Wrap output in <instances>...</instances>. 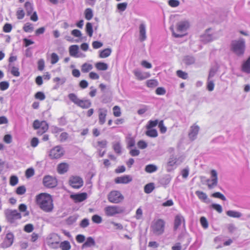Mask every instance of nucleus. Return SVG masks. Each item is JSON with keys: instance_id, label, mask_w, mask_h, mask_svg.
Listing matches in <instances>:
<instances>
[{"instance_id": "nucleus-1", "label": "nucleus", "mask_w": 250, "mask_h": 250, "mask_svg": "<svg viewBox=\"0 0 250 250\" xmlns=\"http://www.w3.org/2000/svg\"><path fill=\"white\" fill-rule=\"evenodd\" d=\"M35 203L45 212H51L54 208L53 198L49 193L42 192L35 196Z\"/></svg>"}, {"instance_id": "nucleus-2", "label": "nucleus", "mask_w": 250, "mask_h": 250, "mask_svg": "<svg viewBox=\"0 0 250 250\" xmlns=\"http://www.w3.org/2000/svg\"><path fill=\"white\" fill-rule=\"evenodd\" d=\"M231 50L237 55H242L245 50V42L243 39L234 40L231 42Z\"/></svg>"}, {"instance_id": "nucleus-3", "label": "nucleus", "mask_w": 250, "mask_h": 250, "mask_svg": "<svg viewBox=\"0 0 250 250\" xmlns=\"http://www.w3.org/2000/svg\"><path fill=\"white\" fill-rule=\"evenodd\" d=\"M165 221L162 219L154 220L150 227L153 233L156 235L163 234L165 231Z\"/></svg>"}, {"instance_id": "nucleus-4", "label": "nucleus", "mask_w": 250, "mask_h": 250, "mask_svg": "<svg viewBox=\"0 0 250 250\" xmlns=\"http://www.w3.org/2000/svg\"><path fill=\"white\" fill-rule=\"evenodd\" d=\"M108 201L111 203L119 204L122 202L124 199V196L119 190H112L109 192L107 196Z\"/></svg>"}, {"instance_id": "nucleus-5", "label": "nucleus", "mask_w": 250, "mask_h": 250, "mask_svg": "<svg viewBox=\"0 0 250 250\" xmlns=\"http://www.w3.org/2000/svg\"><path fill=\"white\" fill-rule=\"evenodd\" d=\"M33 127L34 129L38 130L37 133L40 136L48 130L49 125L45 121H40L38 120H36L33 122Z\"/></svg>"}, {"instance_id": "nucleus-6", "label": "nucleus", "mask_w": 250, "mask_h": 250, "mask_svg": "<svg viewBox=\"0 0 250 250\" xmlns=\"http://www.w3.org/2000/svg\"><path fill=\"white\" fill-rule=\"evenodd\" d=\"M65 151L60 146L53 147L49 152V157L51 159H59L64 154Z\"/></svg>"}, {"instance_id": "nucleus-7", "label": "nucleus", "mask_w": 250, "mask_h": 250, "mask_svg": "<svg viewBox=\"0 0 250 250\" xmlns=\"http://www.w3.org/2000/svg\"><path fill=\"white\" fill-rule=\"evenodd\" d=\"M210 179H208L206 181V185L208 189H211L215 188L218 184V176L216 170H210Z\"/></svg>"}, {"instance_id": "nucleus-8", "label": "nucleus", "mask_w": 250, "mask_h": 250, "mask_svg": "<svg viewBox=\"0 0 250 250\" xmlns=\"http://www.w3.org/2000/svg\"><path fill=\"white\" fill-rule=\"evenodd\" d=\"M42 184L45 187L52 188L57 186L58 180L55 177L49 175H45L43 178Z\"/></svg>"}, {"instance_id": "nucleus-9", "label": "nucleus", "mask_w": 250, "mask_h": 250, "mask_svg": "<svg viewBox=\"0 0 250 250\" xmlns=\"http://www.w3.org/2000/svg\"><path fill=\"white\" fill-rule=\"evenodd\" d=\"M104 210L107 216H113L124 211L122 208L117 206H108L104 208Z\"/></svg>"}, {"instance_id": "nucleus-10", "label": "nucleus", "mask_w": 250, "mask_h": 250, "mask_svg": "<svg viewBox=\"0 0 250 250\" xmlns=\"http://www.w3.org/2000/svg\"><path fill=\"white\" fill-rule=\"evenodd\" d=\"M5 214L7 221L11 223L21 218V214L17 210H7Z\"/></svg>"}, {"instance_id": "nucleus-11", "label": "nucleus", "mask_w": 250, "mask_h": 250, "mask_svg": "<svg viewBox=\"0 0 250 250\" xmlns=\"http://www.w3.org/2000/svg\"><path fill=\"white\" fill-rule=\"evenodd\" d=\"M14 236L12 233L9 232L6 234L5 238L1 244V248L6 249L12 245L14 242Z\"/></svg>"}, {"instance_id": "nucleus-12", "label": "nucleus", "mask_w": 250, "mask_h": 250, "mask_svg": "<svg viewBox=\"0 0 250 250\" xmlns=\"http://www.w3.org/2000/svg\"><path fill=\"white\" fill-rule=\"evenodd\" d=\"M70 185L74 188H79L83 185V180L79 177H72L69 180Z\"/></svg>"}, {"instance_id": "nucleus-13", "label": "nucleus", "mask_w": 250, "mask_h": 250, "mask_svg": "<svg viewBox=\"0 0 250 250\" xmlns=\"http://www.w3.org/2000/svg\"><path fill=\"white\" fill-rule=\"evenodd\" d=\"M132 177L130 175H126L120 177H118L115 179V182L116 184H128L132 181Z\"/></svg>"}, {"instance_id": "nucleus-14", "label": "nucleus", "mask_w": 250, "mask_h": 250, "mask_svg": "<svg viewBox=\"0 0 250 250\" xmlns=\"http://www.w3.org/2000/svg\"><path fill=\"white\" fill-rule=\"evenodd\" d=\"M87 195L85 192L72 194L70 195L71 198L76 203L83 202L87 198Z\"/></svg>"}, {"instance_id": "nucleus-15", "label": "nucleus", "mask_w": 250, "mask_h": 250, "mask_svg": "<svg viewBox=\"0 0 250 250\" xmlns=\"http://www.w3.org/2000/svg\"><path fill=\"white\" fill-rule=\"evenodd\" d=\"M69 167L68 163L62 162L59 164L57 167V171L60 174H63L67 172Z\"/></svg>"}, {"instance_id": "nucleus-16", "label": "nucleus", "mask_w": 250, "mask_h": 250, "mask_svg": "<svg viewBox=\"0 0 250 250\" xmlns=\"http://www.w3.org/2000/svg\"><path fill=\"white\" fill-rule=\"evenodd\" d=\"M182 223L185 225V221L184 217L181 214L176 215L175 217L174 221V229H177Z\"/></svg>"}, {"instance_id": "nucleus-17", "label": "nucleus", "mask_w": 250, "mask_h": 250, "mask_svg": "<svg viewBox=\"0 0 250 250\" xmlns=\"http://www.w3.org/2000/svg\"><path fill=\"white\" fill-rule=\"evenodd\" d=\"M199 131V127L195 125H193L190 127V131L188 134L189 138L193 140L195 139Z\"/></svg>"}, {"instance_id": "nucleus-18", "label": "nucleus", "mask_w": 250, "mask_h": 250, "mask_svg": "<svg viewBox=\"0 0 250 250\" xmlns=\"http://www.w3.org/2000/svg\"><path fill=\"white\" fill-rule=\"evenodd\" d=\"M188 27L189 23L188 21H181L177 24V30L178 32H182L186 31Z\"/></svg>"}, {"instance_id": "nucleus-19", "label": "nucleus", "mask_w": 250, "mask_h": 250, "mask_svg": "<svg viewBox=\"0 0 250 250\" xmlns=\"http://www.w3.org/2000/svg\"><path fill=\"white\" fill-rule=\"evenodd\" d=\"M107 115V110L100 109L99 112V123L102 125H104L106 121V116Z\"/></svg>"}, {"instance_id": "nucleus-20", "label": "nucleus", "mask_w": 250, "mask_h": 250, "mask_svg": "<svg viewBox=\"0 0 250 250\" xmlns=\"http://www.w3.org/2000/svg\"><path fill=\"white\" fill-rule=\"evenodd\" d=\"M83 109L88 108L91 105V103L89 100H80L77 105Z\"/></svg>"}, {"instance_id": "nucleus-21", "label": "nucleus", "mask_w": 250, "mask_h": 250, "mask_svg": "<svg viewBox=\"0 0 250 250\" xmlns=\"http://www.w3.org/2000/svg\"><path fill=\"white\" fill-rule=\"evenodd\" d=\"M140 40L141 41H144L146 38V27L144 24L142 23L139 26Z\"/></svg>"}, {"instance_id": "nucleus-22", "label": "nucleus", "mask_w": 250, "mask_h": 250, "mask_svg": "<svg viewBox=\"0 0 250 250\" xmlns=\"http://www.w3.org/2000/svg\"><path fill=\"white\" fill-rule=\"evenodd\" d=\"M242 70L248 74L250 73V56L242 64Z\"/></svg>"}, {"instance_id": "nucleus-23", "label": "nucleus", "mask_w": 250, "mask_h": 250, "mask_svg": "<svg viewBox=\"0 0 250 250\" xmlns=\"http://www.w3.org/2000/svg\"><path fill=\"white\" fill-rule=\"evenodd\" d=\"M195 194L201 201L204 202H208V197L206 193L202 191L197 190Z\"/></svg>"}, {"instance_id": "nucleus-24", "label": "nucleus", "mask_w": 250, "mask_h": 250, "mask_svg": "<svg viewBox=\"0 0 250 250\" xmlns=\"http://www.w3.org/2000/svg\"><path fill=\"white\" fill-rule=\"evenodd\" d=\"M107 142L105 140H100L97 141L96 144L94 145V147L98 150L102 148H105L107 146Z\"/></svg>"}, {"instance_id": "nucleus-25", "label": "nucleus", "mask_w": 250, "mask_h": 250, "mask_svg": "<svg viewBox=\"0 0 250 250\" xmlns=\"http://www.w3.org/2000/svg\"><path fill=\"white\" fill-rule=\"evenodd\" d=\"M79 47L77 45H71L69 48V52L71 56L76 57L78 53Z\"/></svg>"}, {"instance_id": "nucleus-26", "label": "nucleus", "mask_w": 250, "mask_h": 250, "mask_svg": "<svg viewBox=\"0 0 250 250\" xmlns=\"http://www.w3.org/2000/svg\"><path fill=\"white\" fill-rule=\"evenodd\" d=\"M95 67L98 70L104 71L107 69L108 65L103 62H98L95 63Z\"/></svg>"}, {"instance_id": "nucleus-27", "label": "nucleus", "mask_w": 250, "mask_h": 250, "mask_svg": "<svg viewBox=\"0 0 250 250\" xmlns=\"http://www.w3.org/2000/svg\"><path fill=\"white\" fill-rule=\"evenodd\" d=\"M93 68V66L91 64L88 63H84L81 66V71L83 73H87L89 72Z\"/></svg>"}, {"instance_id": "nucleus-28", "label": "nucleus", "mask_w": 250, "mask_h": 250, "mask_svg": "<svg viewBox=\"0 0 250 250\" xmlns=\"http://www.w3.org/2000/svg\"><path fill=\"white\" fill-rule=\"evenodd\" d=\"M95 245V242L93 238L89 237L87 238L85 243L83 245V248L84 247H90L94 246Z\"/></svg>"}, {"instance_id": "nucleus-29", "label": "nucleus", "mask_w": 250, "mask_h": 250, "mask_svg": "<svg viewBox=\"0 0 250 250\" xmlns=\"http://www.w3.org/2000/svg\"><path fill=\"white\" fill-rule=\"evenodd\" d=\"M146 134V136L152 138H155L158 136L157 131L156 129L153 128L147 129Z\"/></svg>"}, {"instance_id": "nucleus-30", "label": "nucleus", "mask_w": 250, "mask_h": 250, "mask_svg": "<svg viewBox=\"0 0 250 250\" xmlns=\"http://www.w3.org/2000/svg\"><path fill=\"white\" fill-rule=\"evenodd\" d=\"M111 53V50L110 48H106L103 50H102L100 52V53L99 54V57L101 58H105L109 56Z\"/></svg>"}, {"instance_id": "nucleus-31", "label": "nucleus", "mask_w": 250, "mask_h": 250, "mask_svg": "<svg viewBox=\"0 0 250 250\" xmlns=\"http://www.w3.org/2000/svg\"><path fill=\"white\" fill-rule=\"evenodd\" d=\"M134 74L137 79L139 80H143L148 77V75L146 74H143L142 72L139 70H136L134 72Z\"/></svg>"}, {"instance_id": "nucleus-32", "label": "nucleus", "mask_w": 250, "mask_h": 250, "mask_svg": "<svg viewBox=\"0 0 250 250\" xmlns=\"http://www.w3.org/2000/svg\"><path fill=\"white\" fill-rule=\"evenodd\" d=\"M157 170V167L153 164H149L146 166L145 171L147 173H151L155 172Z\"/></svg>"}, {"instance_id": "nucleus-33", "label": "nucleus", "mask_w": 250, "mask_h": 250, "mask_svg": "<svg viewBox=\"0 0 250 250\" xmlns=\"http://www.w3.org/2000/svg\"><path fill=\"white\" fill-rule=\"evenodd\" d=\"M226 213L229 216L233 218H240L242 216L241 213L234 210H229Z\"/></svg>"}, {"instance_id": "nucleus-34", "label": "nucleus", "mask_w": 250, "mask_h": 250, "mask_svg": "<svg viewBox=\"0 0 250 250\" xmlns=\"http://www.w3.org/2000/svg\"><path fill=\"white\" fill-rule=\"evenodd\" d=\"M154 184L150 183L146 184L144 187V191L145 193L149 194L151 193L154 189Z\"/></svg>"}, {"instance_id": "nucleus-35", "label": "nucleus", "mask_w": 250, "mask_h": 250, "mask_svg": "<svg viewBox=\"0 0 250 250\" xmlns=\"http://www.w3.org/2000/svg\"><path fill=\"white\" fill-rule=\"evenodd\" d=\"M24 7L28 15H30L33 12L32 4L29 1H26L24 4Z\"/></svg>"}, {"instance_id": "nucleus-36", "label": "nucleus", "mask_w": 250, "mask_h": 250, "mask_svg": "<svg viewBox=\"0 0 250 250\" xmlns=\"http://www.w3.org/2000/svg\"><path fill=\"white\" fill-rule=\"evenodd\" d=\"M60 247L62 250H69L71 249L70 244L67 241L61 242Z\"/></svg>"}, {"instance_id": "nucleus-37", "label": "nucleus", "mask_w": 250, "mask_h": 250, "mask_svg": "<svg viewBox=\"0 0 250 250\" xmlns=\"http://www.w3.org/2000/svg\"><path fill=\"white\" fill-rule=\"evenodd\" d=\"M85 31L87 35L90 37H91L93 35V27L91 23L90 22H87L86 24L85 27Z\"/></svg>"}, {"instance_id": "nucleus-38", "label": "nucleus", "mask_w": 250, "mask_h": 250, "mask_svg": "<svg viewBox=\"0 0 250 250\" xmlns=\"http://www.w3.org/2000/svg\"><path fill=\"white\" fill-rule=\"evenodd\" d=\"M85 18L87 20H90L93 17V14L91 9L86 8L84 11Z\"/></svg>"}, {"instance_id": "nucleus-39", "label": "nucleus", "mask_w": 250, "mask_h": 250, "mask_svg": "<svg viewBox=\"0 0 250 250\" xmlns=\"http://www.w3.org/2000/svg\"><path fill=\"white\" fill-rule=\"evenodd\" d=\"M69 100L73 102L75 104L77 105L78 104L80 99L78 98L76 94L74 93H70L68 96Z\"/></svg>"}, {"instance_id": "nucleus-40", "label": "nucleus", "mask_w": 250, "mask_h": 250, "mask_svg": "<svg viewBox=\"0 0 250 250\" xmlns=\"http://www.w3.org/2000/svg\"><path fill=\"white\" fill-rule=\"evenodd\" d=\"M176 75L179 78L183 80H186L188 78V73L181 70H178L176 71Z\"/></svg>"}, {"instance_id": "nucleus-41", "label": "nucleus", "mask_w": 250, "mask_h": 250, "mask_svg": "<svg viewBox=\"0 0 250 250\" xmlns=\"http://www.w3.org/2000/svg\"><path fill=\"white\" fill-rule=\"evenodd\" d=\"M113 114L116 117H120L121 115V108L118 106L115 105L113 107Z\"/></svg>"}, {"instance_id": "nucleus-42", "label": "nucleus", "mask_w": 250, "mask_h": 250, "mask_svg": "<svg viewBox=\"0 0 250 250\" xmlns=\"http://www.w3.org/2000/svg\"><path fill=\"white\" fill-rule=\"evenodd\" d=\"M159 123L157 120L154 121L150 120L148 122L147 124L146 125V129H151L154 127H155Z\"/></svg>"}, {"instance_id": "nucleus-43", "label": "nucleus", "mask_w": 250, "mask_h": 250, "mask_svg": "<svg viewBox=\"0 0 250 250\" xmlns=\"http://www.w3.org/2000/svg\"><path fill=\"white\" fill-rule=\"evenodd\" d=\"M50 62L52 64L56 63L59 60V56L56 53H52L50 56Z\"/></svg>"}, {"instance_id": "nucleus-44", "label": "nucleus", "mask_w": 250, "mask_h": 250, "mask_svg": "<svg viewBox=\"0 0 250 250\" xmlns=\"http://www.w3.org/2000/svg\"><path fill=\"white\" fill-rule=\"evenodd\" d=\"M126 143L128 147H131L135 146V140L132 137H128L126 138Z\"/></svg>"}, {"instance_id": "nucleus-45", "label": "nucleus", "mask_w": 250, "mask_h": 250, "mask_svg": "<svg viewBox=\"0 0 250 250\" xmlns=\"http://www.w3.org/2000/svg\"><path fill=\"white\" fill-rule=\"evenodd\" d=\"M33 25L29 22L25 23L23 27V29L25 32H32L33 30Z\"/></svg>"}, {"instance_id": "nucleus-46", "label": "nucleus", "mask_w": 250, "mask_h": 250, "mask_svg": "<svg viewBox=\"0 0 250 250\" xmlns=\"http://www.w3.org/2000/svg\"><path fill=\"white\" fill-rule=\"evenodd\" d=\"M211 196L213 198L220 199L221 200H222L223 201L226 200V198L225 196L223 194H222L221 193H220L219 192H216L212 193L211 195Z\"/></svg>"}, {"instance_id": "nucleus-47", "label": "nucleus", "mask_w": 250, "mask_h": 250, "mask_svg": "<svg viewBox=\"0 0 250 250\" xmlns=\"http://www.w3.org/2000/svg\"><path fill=\"white\" fill-rule=\"evenodd\" d=\"M35 98L40 101H43L45 99V96L44 94L41 91L37 92L35 94Z\"/></svg>"}, {"instance_id": "nucleus-48", "label": "nucleus", "mask_w": 250, "mask_h": 250, "mask_svg": "<svg viewBox=\"0 0 250 250\" xmlns=\"http://www.w3.org/2000/svg\"><path fill=\"white\" fill-rule=\"evenodd\" d=\"M9 83L7 81H2L0 83V90L4 91L8 88Z\"/></svg>"}, {"instance_id": "nucleus-49", "label": "nucleus", "mask_w": 250, "mask_h": 250, "mask_svg": "<svg viewBox=\"0 0 250 250\" xmlns=\"http://www.w3.org/2000/svg\"><path fill=\"white\" fill-rule=\"evenodd\" d=\"M200 223L202 227L204 229H207L208 227V222L206 217L203 216L200 218Z\"/></svg>"}, {"instance_id": "nucleus-50", "label": "nucleus", "mask_w": 250, "mask_h": 250, "mask_svg": "<svg viewBox=\"0 0 250 250\" xmlns=\"http://www.w3.org/2000/svg\"><path fill=\"white\" fill-rule=\"evenodd\" d=\"M26 192V188L24 186H20L17 188L16 193L18 195H22Z\"/></svg>"}, {"instance_id": "nucleus-51", "label": "nucleus", "mask_w": 250, "mask_h": 250, "mask_svg": "<svg viewBox=\"0 0 250 250\" xmlns=\"http://www.w3.org/2000/svg\"><path fill=\"white\" fill-rule=\"evenodd\" d=\"M11 74L15 77H19L20 75L19 69L15 66H12L11 69Z\"/></svg>"}, {"instance_id": "nucleus-52", "label": "nucleus", "mask_w": 250, "mask_h": 250, "mask_svg": "<svg viewBox=\"0 0 250 250\" xmlns=\"http://www.w3.org/2000/svg\"><path fill=\"white\" fill-rule=\"evenodd\" d=\"M113 149L115 152L118 154H120L122 152V148L119 143H116L113 145Z\"/></svg>"}, {"instance_id": "nucleus-53", "label": "nucleus", "mask_w": 250, "mask_h": 250, "mask_svg": "<svg viewBox=\"0 0 250 250\" xmlns=\"http://www.w3.org/2000/svg\"><path fill=\"white\" fill-rule=\"evenodd\" d=\"M34 229L33 225L32 224H28L25 225L23 230L25 232L27 233L31 232Z\"/></svg>"}, {"instance_id": "nucleus-54", "label": "nucleus", "mask_w": 250, "mask_h": 250, "mask_svg": "<svg viewBox=\"0 0 250 250\" xmlns=\"http://www.w3.org/2000/svg\"><path fill=\"white\" fill-rule=\"evenodd\" d=\"M158 127L160 129V131L162 133H164L167 131V128L164 125V122L163 120L160 121L158 123Z\"/></svg>"}, {"instance_id": "nucleus-55", "label": "nucleus", "mask_w": 250, "mask_h": 250, "mask_svg": "<svg viewBox=\"0 0 250 250\" xmlns=\"http://www.w3.org/2000/svg\"><path fill=\"white\" fill-rule=\"evenodd\" d=\"M34 170L32 168H29L26 169L25 171V176L26 178H29L34 175Z\"/></svg>"}, {"instance_id": "nucleus-56", "label": "nucleus", "mask_w": 250, "mask_h": 250, "mask_svg": "<svg viewBox=\"0 0 250 250\" xmlns=\"http://www.w3.org/2000/svg\"><path fill=\"white\" fill-rule=\"evenodd\" d=\"M157 84V82L154 80H149L146 82V85L149 87H154Z\"/></svg>"}, {"instance_id": "nucleus-57", "label": "nucleus", "mask_w": 250, "mask_h": 250, "mask_svg": "<svg viewBox=\"0 0 250 250\" xmlns=\"http://www.w3.org/2000/svg\"><path fill=\"white\" fill-rule=\"evenodd\" d=\"M18 183V178L16 176H12L10 178V184L12 186L16 185Z\"/></svg>"}, {"instance_id": "nucleus-58", "label": "nucleus", "mask_w": 250, "mask_h": 250, "mask_svg": "<svg viewBox=\"0 0 250 250\" xmlns=\"http://www.w3.org/2000/svg\"><path fill=\"white\" fill-rule=\"evenodd\" d=\"M214 88V83L212 81L208 80L207 88L209 91H212L213 90Z\"/></svg>"}, {"instance_id": "nucleus-59", "label": "nucleus", "mask_w": 250, "mask_h": 250, "mask_svg": "<svg viewBox=\"0 0 250 250\" xmlns=\"http://www.w3.org/2000/svg\"><path fill=\"white\" fill-rule=\"evenodd\" d=\"M12 29V26L10 23H6L3 27V31L5 33H9Z\"/></svg>"}, {"instance_id": "nucleus-60", "label": "nucleus", "mask_w": 250, "mask_h": 250, "mask_svg": "<svg viewBox=\"0 0 250 250\" xmlns=\"http://www.w3.org/2000/svg\"><path fill=\"white\" fill-rule=\"evenodd\" d=\"M16 16L18 19H22L25 16L24 11L22 9L18 10L16 12Z\"/></svg>"}, {"instance_id": "nucleus-61", "label": "nucleus", "mask_w": 250, "mask_h": 250, "mask_svg": "<svg viewBox=\"0 0 250 250\" xmlns=\"http://www.w3.org/2000/svg\"><path fill=\"white\" fill-rule=\"evenodd\" d=\"M92 220L94 223L99 224L102 222V218L98 215H94L92 217Z\"/></svg>"}, {"instance_id": "nucleus-62", "label": "nucleus", "mask_w": 250, "mask_h": 250, "mask_svg": "<svg viewBox=\"0 0 250 250\" xmlns=\"http://www.w3.org/2000/svg\"><path fill=\"white\" fill-rule=\"evenodd\" d=\"M127 7V3L123 2L117 4V8L118 10L121 11H125Z\"/></svg>"}, {"instance_id": "nucleus-63", "label": "nucleus", "mask_w": 250, "mask_h": 250, "mask_svg": "<svg viewBox=\"0 0 250 250\" xmlns=\"http://www.w3.org/2000/svg\"><path fill=\"white\" fill-rule=\"evenodd\" d=\"M156 94L158 95H163L165 94L166 91L164 88L162 87H158L156 90Z\"/></svg>"}, {"instance_id": "nucleus-64", "label": "nucleus", "mask_w": 250, "mask_h": 250, "mask_svg": "<svg viewBox=\"0 0 250 250\" xmlns=\"http://www.w3.org/2000/svg\"><path fill=\"white\" fill-rule=\"evenodd\" d=\"M137 146L140 149H145L147 147V144L143 140H140L137 143Z\"/></svg>"}]
</instances>
